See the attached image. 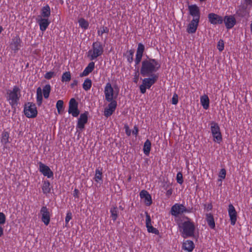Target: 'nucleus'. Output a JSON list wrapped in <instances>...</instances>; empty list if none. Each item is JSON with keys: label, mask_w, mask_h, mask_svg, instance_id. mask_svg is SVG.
Segmentation results:
<instances>
[{"label": "nucleus", "mask_w": 252, "mask_h": 252, "mask_svg": "<svg viewBox=\"0 0 252 252\" xmlns=\"http://www.w3.org/2000/svg\"><path fill=\"white\" fill-rule=\"evenodd\" d=\"M192 209H187L183 204L175 203L171 208L170 213L172 216L177 217L184 213H190Z\"/></svg>", "instance_id": "nucleus-6"}, {"label": "nucleus", "mask_w": 252, "mask_h": 252, "mask_svg": "<svg viewBox=\"0 0 252 252\" xmlns=\"http://www.w3.org/2000/svg\"><path fill=\"white\" fill-rule=\"evenodd\" d=\"M146 226L148 232L156 235L159 234V231L156 228L152 226L151 217L147 212H146Z\"/></svg>", "instance_id": "nucleus-20"}, {"label": "nucleus", "mask_w": 252, "mask_h": 252, "mask_svg": "<svg viewBox=\"0 0 252 252\" xmlns=\"http://www.w3.org/2000/svg\"><path fill=\"white\" fill-rule=\"evenodd\" d=\"M51 90V87L50 84H46L42 90L43 95L45 98H48L49 96Z\"/></svg>", "instance_id": "nucleus-35"}, {"label": "nucleus", "mask_w": 252, "mask_h": 252, "mask_svg": "<svg viewBox=\"0 0 252 252\" xmlns=\"http://www.w3.org/2000/svg\"><path fill=\"white\" fill-rule=\"evenodd\" d=\"M89 112L85 111L84 113L81 114L78 120L76 128L82 130L84 128L85 125L87 123L88 120Z\"/></svg>", "instance_id": "nucleus-13"}, {"label": "nucleus", "mask_w": 252, "mask_h": 252, "mask_svg": "<svg viewBox=\"0 0 252 252\" xmlns=\"http://www.w3.org/2000/svg\"><path fill=\"white\" fill-rule=\"evenodd\" d=\"M3 235V228L0 226V237Z\"/></svg>", "instance_id": "nucleus-59"}, {"label": "nucleus", "mask_w": 252, "mask_h": 252, "mask_svg": "<svg viewBox=\"0 0 252 252\" xmlns=\"http://www.w3.org/2000/svg\"><path fill=\"white\" fill-rule=\"evenodd\" d=\"M223 20L227 30L231 29L236 24V20L234 15H226Z\"/></svg>", "instance_id": "nucleus-17"}, {"label": "nucleus", "mask_w": 252, "mask_h": 252, "mask_svg": "<svg viewBox=\"0 0 252 252\" xmlns=\"http://www.w3.org/2000/svg\"><path fill=\"white\" fill-rule=\"evenodd\" d=\"M39 171L44 176L48 178L53 177L54 174L50 168L41 162L38 163Z\"/></svg>", "instance_id": "nucleus-16"}, {"label": "nucleus", "mask_w": 252, "mask_h": 252, "mask_svg": "<svg viewBox=\"0 0 252 252\" xmlns=\"http://www.w3.org/2000/svg\"><path fill=\"white\" fill-rule=\"evenodd\" d=\"M79 190L78 189H75L74 191H73V196L75 197V198H78L79 197Z\"/></svg>", "instance_id": "nucleus-57"}, {"label": "nucleus", "mask_w": 252, "mask_h": 252, "mask_svg": "<svg viewBox=\"0 0 252 252\" xmlns=\"http://www.w3.org/2000/svg\"><path fill=\"white\" fill-rule=\"evenodd\" d=\"M78 84V81L77 80H74L72 83L71 84L70 86L71 88H73L74 86H77Z\"/></svg>", "instance_id": "nucleus-58"}, {"label": "nucleus", "mask_w": 252, "mask_h": 252, "mask_svg": "<svg viewBox=\"0 0 252 252\" xmlns=\"http://www.w3.org/2000/svg\"><path fill=\"white\" fill-rule=\"evenodd\" d=\"M104 95L105 97V100L107 101H111L117 97V94L114 96V90L112 87V85L110 83L108 82L106 83L105 87H104Z\"/></svg>", "instance_id": "nucleus-10"}, {"label": "nucleus", "mask_w": 252, "mask_h": 252, "mask_svg": "<svg viewBox=\"0 0 252 252\" xmlns=\"http://www.w3.org/2000/svg\"><path fill=\"white\" fill-rule=\"evenodd\" d=\"M130 179H131V177H129L128 178V180H129V181H130Z\"/></svg>", "instance_id": "nucleus-63"}, {"label": "nucleus", "mask_w": 252, "mask_h": 252, "mask_svg": "<svg viewBox=\"0 0 252 252\" xmlns=\"http://www.w3.org/2000/svg\"><path fill=\"white\" fill-rule=\"evenodd\" d=\"M200 103L203 108L207 110L209 108L210 100L207 95H204L200 97Z\"/></svg>", "instance_id": "nucleus-30"}, {"label": "nucleus", "mask_w": 252, "mask_h": 252, "mask_svg": "<svg viewBox=\"0 0 252 252\" xmlns=\"http://www.w3.org/2000/svg\"><path fill=\"white\" fill-rule=\"evenodd\" d=\"M24 112L27 118H35L37 115V110L35 104L33 103L28 102L24 107Z\"/></svg>", "instance_id": "nucleus-8"}, {"label": "nucleus", "mask_w": 252, "mask_h": 252, "mask_svg": "<svg viewBox=\"0 0 252 252\" xmlns=\"http://www.w3.org/2000/svg\"><path fill=\"white\" fill-rule=\"evenodd\" d=\"M111 217L113 221H115L118 218V210L116 207H113L110 209Z\"/></svg>", "instance_id": "nucleus-40"}, {"label": "nucleus", "mask_w": 252, "mask_h": 252, "mask_svg": "<svg viewBox=\"0 0 252 252\" xmlns=\"http://www.w3.org/2000/svg\"><path fill=\"white\" fill-rule=\"evenodd\" d=\"M219 176L220 178L222 179H224L226 177V170L224 168H222L220 169Z\"/></svg>", "instance_id": "nucleus-49"}, {"label": "nucleus", "mask_w": 252, "mask_h": 252, "mask_svg": "<svg viewBox=\"0 0 252 252\" xmlns=\"http://www.w3.org/2000/svg\"><path fill=\"white\" fill-rule=\"evenodd\" d=\"M206 0H199V1H200V2H203V1H206Z\"/></svg>", "instance_id": "nucleus-62"}, {"label": "nucleus", "mask_w": 252, "mask_h": 252, "mask_svg": "<svg viewBox=\"0 0 252 252\" xmlns=\"http://www.w3.org/2000/svg\"><path fill=\"white\" fill-rule=\"evenodd\" d=\"M236 14L238 17L243 18L248 15L249 13L247 12L246 8L241 7L236 11Z\"/></svg>", "instance_id": "nucleus-38"}, {"label": "nucleus", "mask_w": 252, "mask_h": 252, "mask_svg": "<svg viewBox=\"0 0 252 252\" xmlns=\"http://www.w3.org/2000/svg\"><path fill=\"white\" fill-rule=\"evenodd\" d=\"M40 213L41 215V220L45 225H48L50 221L51 214L49 209L46 206H42Z\"/></svg>", "instance_id": "nucleus-12"}, {"label": "nucleus", "mask_w": 252, "mask_h": 252, "mask_svg": "<svg viewBox=\"0 0 252 252\" xmlns=\"http://www.w3.org/2000/svg\"><path fill=\"white\" fill-rule=\"evenodd\" d=\"M199 20L192 19L189 24L187 32L189 33H194L196 32L198 26Z\"/></svg>", "instance_id": "nucleus-24"}, {"label": "nucleus", "mask_w": 252, "mask_h": 252, "mask_svg": "<svg viewBox=\"0 0 252 252\" xmlns=\"http://www.w3.org/2000/svg\"><path fill=\"white\" fill-rule=\"evenodd\" d=\"M108 102L110 103L108 104V107L105 108L104 111V115L107 118L112 115L115 111L117 106V102L115 99Z\"/></svg>", "instance_id": "nucleus-15"}, {"label": "nucleus", "mask_w": 252, "mask_h": 252, "mask_svg": "<svg viewBox=\"0 0 252 252\" xmlns=\"http://www.w3.org/2000/svg\"><path fill=\"white\" fill-rule=\"evenodd\" d=\"M95 63L94 62H90L88 65L86 67L83 71L80 73V77H84L88 75L90 73H91L94 68Z\"/></svg>", "instance_id": "nucleus-25"}, {"label": "nucleus", "mask_w": 252, "mask_h": 252, "mask_svg": "<svg viewBox=\"0 0 252 252\" xmlns=\"http://www.w3.org/2000/svg\"><path fill=\"white\" fill-rule=\"evenodd\" d=\"M250 252H252V247L250 248Z\"/></svg>", "instance_id": "nucleus-61"}, {"label": "nucleus", "mask_w": 252, "mask_h": 252, "mask_svg": "<svg viewBox=\"0 0 252 252\" xmlns=\"http://www.w3.org/2000/svg\"><path fill=\"white\" fill-rule=\"evenodd\" d=\"M210 125L213 140L214 142L220 144L222 139L220 126L217 123L214 121L211 122Z\"/></svg>", "instance_id": "nucleus-7"}, {"label": "nucleus", "mask_w": 252, "mask_h": 252, "mask_svg": "<svg viewBox=\"0 0 252 252\" xmlns=\"http://www.w3.org/2000/svg\"><path fill=\"white\" fill-rule=\"evenodd\" d=\"M36 98L37 104L38 106H40L43 100L42 92L40 87H38L36 90Z\"/></svg>", "instance_id": "nucleus-32"}, {"label": "nucleus", "mask_w": 252, "mask_h": 252, "mask_svg": "<svg viewBox=\"0 0 252 252\" xmlns=\"http://www.w3.org/2000/svg\"><path fill=\"white\" fill-rule=\"evenodd\" d=\"M186 219V220L178 223L179 231L184 238L192 237L194 236L195 230L194 223L188 217Z\"/></svg>", "instance_id": "nucleus-2"}, {"label": "nucleus", "mask_w": 252, "mask_h": 252, "mask_svg": "<svg viewBox=\"0 0 252 252\" xmlns=\"http://www.w3.org/2000/svg\"><path fill=\"white\" fill-rule=\"evenodd\" d=\"M228 213L230 218L231 224L234 225L237 221V214L235 207L232 204H230L228 205Z\"/></svg>", "instance_id": "nucleus-19"}, {"label": "nucleus", "mask_w": 252, "mask_h": 252, "mask_svg": "<svg viewBox=\"0 0 252 252\" xmlns=\"http://www.w3.org/2000/svg\"><path fill=\"white\" fill-rule=\"evenodd\" d=\"M102 173L101 171L99 170L98 169H96L95 174L94 178L95 181L96 182H99L100 181H102Z\"/></svg>", "instance_id": "nucleus-42"}, {"label": "nucleus", "mask_w": 252, "mask_h": 252, "mask_svg": "<svg viewBox=\"0 0 252 252\" xmlns=\"http://www.w3.org/2000/svg\"><path fill=\"white\" fill-rule=\"evenodd\" d=\"M124 128L126 135L129 136L131 135V130L129 129L128 126L127 125H125L124 126Z\"/></svg>", "instance_id": "nucleus-50"}, {"label": "nucleus", "mask_w": 252, "mask_h": 252, "mask_svg": "<svg viewBox=\"0 0 252 252\" xmlns=\"http://www.w3.org/2000/svg\"><path fill=\"white\" fill-rule=\"evenodd\" d=\"M134 50L130 49L126 52L124 56L126 58L127 62L129 63H131L133 61Z\"/></svg>", "instance_id": "nucleus-34"}, {"label": "nucleus", "mask_w": 252, "mask_h": 252, "mask_svg": "<svg viewBox=\"0 0 252 252\" xmlns=\"http://www.w3.org/2000/svg\"><path fill=\"white\" fill-rule=\"evenodd\" d=\"M217 49L220 52H221L223 50V49H224V42L222 40L220 39L218 42Z\"/></svg>", "instance_id": "nucleus-46"}, {"label": "nucleus", "mask_w": 252, "mask_h": 252, "mask_svg": "<svg viewBox=\"0 0 252 252\" xmlns=\"http://www.w3.org/2000/svg\"><path fill=\"white\" fill-rule=\"evenodd\" d=\"M92 86V80L90 78H86L85 80L84 83H83L82 87L83 89L86 91H88L90 90Z\"/></svg>", "instance_id": "nucleus-37"}, {"label": "nucleus", "mask_w": 252, "mask_h": 252, "mask_svg": "<svg viewBox=\"0 0 252 252\" xmlns=\"http://www.w3.org/2000/svg\"><path fill=\"white\" fill-rule=\"evenodd\" d=\"M144 51V45L142 43H139L137 45L135 59L134 61L135 65L139 64L141 62Z\"/></svg>", "instance_id": "nucleus-14"}, {"label": "nucleus", "mask_w": 252, "mask_h": 252, "mask_svg": "<svg viewBox=\"0 0 252 252\" xmlns=\"http://www.w3.org/2000/svg\"><path fill=\"white\" fill-rule=\"evenodd\" d=\"M244 1L246 6L252 7V0H244Z\"/></svg>", "instance_id": "nucleus-56"}, {"label": "nucleus", "mask_w": 252, "mask_h": 252, "mask_svg": "<svg viewBox=\"0 0 252 252\" xmlns=\"http://www.w3.org/2000/svg\"><path fill=\"white\" fill-rule=\"evenodd\" d=\"M209 22L213 25L221 24L223 23V18L217 14L211 13L208 16Z\"/></svg>", "instance_id": "nucleus-21"}, {"label": "nucleus", "mask_w": 252, "mask_h": 252, "mask_svg": "<svg viewBox=\"0 0 252 252\" xmlns=\"http://www.w3.org/2000/svg\"><path fill=\"white\" fill-rule=\"evenodd\" d=\"M182 247L185 251L191 252L193 250L195 246L192 241L188 240L183 242Z\"/></svg>", "instance_id": "nucleus-26"}, {"label": "nucleus", "mask_w": 252, "mask_h": 252, "mask_svg": "<svg viewBox=\"0 0 252 252\" xmlns=\"http://www.w3.org/2000/svg\"><path fill=\"white\" fill-rule=\"evenodd\" d=\"M160 67V64L157 60L148 58L141 62L140 73L144 77L156 75L155 73L158 70Z\"/></svg>", "instance_id": "nucleus-1"}, {"label": "nucleus", "mask_w": 252, "mask_h": 252, "mask_svg": "<svg viewBox=\"0 0 252 252\" xmlns=\"http://www.w3.org/2000/svg\"><path fill=\"white\" fill-rule=\"evenodd\" d=\"M78 24L79 27L84 30L88 29L89 26V22L83 18L78 20Z\"/></svg>", "instance_id": "nucleus-36"}, {"label": "nucleus", "mask_w": 252, "mask_h": 252, "mask_svg": "<svg viewBox=\"0 0 252 252\" xmlns=\"http://www.w3.org/2000/svg\"><path fill=\"white\" fill-rule=\"evenodd\" d=\"M141 199H144L145 205L147 206H150L152 204V199L151 195L146 190H142L139 193Z\"/></svg>", "instance_id": "nucleus-22"}, {"label": "nucleus", "mask_w": 252, "mask_h": 252, "mask_svg": "<svg viewBox=\"0 0 252 252\" xmlns=\"http://www.w3.org/2000/svg\"><path fill=\"white\" fill-rule=\"evenodd\" d=\"M204 209L207 211H211L213 209V205L211 203L209 204H204L203 205Z\"/></svg>", "instance_id": "nucleus-51"}, {"label": "nucleus", "mask_w": 252, "mask_h": 252, "mask_svg": "<svg viewBox=\"0 0 252 252\" xmlns=\"http://www.w3.org/2000/svg\"><path fill=\"white\" fill-rule=\"evenodd\" d=\"M37 22L39 26L40 30L42 32L46 31L51 23L48 18L42 17H38Z\"/></svg>", "instance_id": "nucleus-23"}, {"label": "nucleus", "mask_w": 252, "mask_h": 252, "mask_svg": "<svg viewBox=\"0 0 252 252\" xmlns=\"http://www.w3.org/2000/svg\"><path fill=\"white\" fill-rule=\"evenodd\" d=\"M21 90L17 86H14L11 90L6 92L5 97L12 108H15L18 104L21 97Z\"/></svg>", "instance_id": "nucleus-3"}, {"label": "nucleus", "mask_w": 252, "mask_h": 252, "mask_svg": "<svg viewBox=\"0 0 252 252\" xmlns=\"http://www.w3.org/2000/svg\"><path fill=\"white\" fill-rule=\"evenodd\" d=\"M189 14L193 17L192 19L200 20V12L199 8L196 4L189 5L188 6Z\"/></svg>", "instance_id": "nucleus-18"}, {"label": "nucleus", "mask_w": 252, "mask_h": 252, "mask_svg": "<svg viewBox=\"0 0 252 252\" xmlns=\"http://www.w3.org/2000/svg\"><path fill=\"white\" fill-rule=\"evenodd\" d=\"M178 102V96L177 94H175L173 95L172 98V103L174 105H176Z\"/></svg>", "instance_id": "nucleus-52"}, {"label": "nucleus", "mask_w": 252, "mask_h": 252, "mask_svg": "<svg viewBox=\"0 0 252 252\" xmlns=\"http://www.w3.org/2000/svg\"><path fill=\"white\" fill-rule=\"evenodd\" d=\"M176 180L177 182L180 185H182L183 183L184 180L183 178V174L181 172H179L177 174Z\"/></svg>", "instance_id": "nucleus-44"}, {"label": "nucleus", "mask_w": 252, "mask_h": 252, "mask_svg": "<svg viewBox=\"0 0 252 252\" xmlns=\"http://www.w3.org/2000/svg\"><path fill=\"white\" fill-rule=\"evenodd\" d=\"M2 31H3L2 27L1 26H0V33L2 32Z\"/></svg>", "instance_id": "nucleus-60"}, {"label": "nucleus", "mask_w": 252, "mask_h": 252, "mask_svg": "<svg viewBox=\"0 0 252 252\" xmlns=\"http://www.w3.org/2000/svg\"><path fill=\"white\" fill-rule=\"evenodd\" d=\"M6 221V216L2 212H0V225L4 224Z\"/></svg>", "instance_id": "nucleus-47"}, {"label": "nucleus", "mask_w": 252, "mask_h": 252, "mask_svg": "<svg viewBox=\"0 0 252 252\" xmlns=\"http://www.w3.org/2000/svg\"><path fill=\"white\" fill-rule=\"evenodd\" d=\"M79 113L78 108V103L75 98H71L69 102L68 113L71 114L74 117H77Z\"/></svg>", "instance_id": "nucleus-11"}, {"label": "nucleus", "mask_w": 252, "mask_h": 252, "mask_svg": "<svg viewBox=\"0 0 252 252\" xmlns=\"http://www.w3.org/2000/svg\"><path fill=\"white\" fill-rule=\"evenodd\" d=\"M139 129L137 126H134L132 130V134L136 136L138 134Z\"/></svg>", "instance_id": "nucleus-54"}, {"label": "nucleus", "mask_w": 252, "mask_h": 252, "mask_svg": "<svg viewBox=\"0 0 252 252\" xmlns=\"http://www.w3.org/2000/svg\"><path fill=\"white\" fill-rule=\"evenodd\" d=\"M52 187L51 186L50 183L48 180H45L42 182V190L43 193L47 195L51 192Z\"/></svg>", "instance_id": "nucleus-27"}, {"label": "nucleus", "mask_w": 252, "mask_h": 252, "mask_svg": "<svg viewBox=\"0 0 252 252\" xmlns=\"http://www.w3.org/2000/svg\"><path fill=\"white\" fill-rule=\"evenodd\" d=\"M51 15V9L49 5L46 4L42 7L41 10V16L39 17L48 18Z\"/></svg>", "instance_id": "nucleus-28"}, {"label": "nucleus", "mask_w": 252, "mask_h": 252, "mask_svg": "<svg viewBox=\"0 0 252 252\" xmlns=\"http://www.w3.org/2000/svg\"><path fill=\"white\" fill-rule=\"evenodd\" d=\"M206 219L209 226L212 228H215V222L213 215L211 213H207L206 214Z\"/></svg>", "instance_id": "nucleus-29"}, {"label": "nucleus", "mask_w": 252, "mask_h": 252, "mask_svg": "<svg viewBox=\"0 0 252 252\" xmlns=\"http://www.w3.org/2000/svg\"><path fill=\"white\" fill-rule=\"evenodd\" d=\"M71 73L69 71L63 72L62 76V81L63 82H68L71 80Z\"/></svg>", "instance_id": "nucleus-39"}, {"label": "nucleus", "mask_w": 252, "mask_h": 252, "mask_svg": "<svg viewBox=\"0 0 252 252\" xmlns=\"http://www.w3.org/2000/svg\"><path fill=\"white\" fill-rule=\"evenodd\" d=\"M109 30L107 27L102 26L100 28V30H97V33L98 35L102 36L104 33H108Z\"/></svg>", "instance_id": "nucleus-43"}, {"label": "nucleus", "mask_w": 252, "mask_h": 252, "mask_svg": "<svg viewBox=\"0 0 252 252\" xmlns=\"http://www.w3.org/2000/svg\"><path fill=\"white\" fill-rule=\"evenodd\" d=\"M72 219V213L70 211H68L66 213V215L65 218V222L66 225L70 221V220Z\"/></svg>", "instance_id": "nucleus-48"}, {"label": "nucleus", "mask_w": 252, "mask_h": 252, "mask_svg": "<svg viewBox=\"0 0 252 252\" xmlns=\"http://www.w3.org/2000/svg\"><path fill=\"white\" fill-rule=\"evenodd\" d=\"M151 149V143L149 139H147L144 144L143 152L146 156H149Z\"/></svg>", "instance_id": "nucleus-33"}, {"label": "nucleus", "mask_w": 252, "mask_h": 252, "mask_svg": "<svg viewBox=\"0 0 252 252\" xmlns=\"http://www.w3.org/2000/svg\"><path fill=\"white\" fill-rule=\"evenodd\" d=\"M22 46V41L19 35H17L11 38L10 48L14 53H17Z\"/></svg>", "instance_id": "nucleus-9"}, {"label": "nucleus", "mask_w": 252, "mask_h": 252, "mask_svg": "<svg viewBox=\"0 0 252 252\" xmlns=\"http://www.w3.org/2000/svg\"><path fill=\"white\" fill-rule=\"evenodd\" d=\"M104 52V46L100 41H96L93 43L92 49L87 53L88 57L91 61L96 60L101 56Z\"/></svg>", "instance_id": "nucleus-4"}, {"label": "nucleus", "mask_w": 252, "mask_h": 252, "mask_svg": "<svg viewBox=\"0 0 252 252\" xmlns=\"http://www.w3.org/2000/svg\"><path fill=\"white\" fill-rule=\"evenodd\" d=\"M150 77L145 78L142 80V84L139 86L140 93L144 94L146 92V89L150 88L157 82L158 78V75H149Z\"/></svg>", "instance_id": "nucleus-5"}, {"label": "nucleus", "mask_w": 252, "mask_h": 252, "mask_svg": "<svg viewBox=\"0 0 252 252\" xmlns=\"http://www.w3.org/2000/svg\"><path fill=\"white\" fill-rule=\"evenodd\" d=\"M56 108L59 114H61L63 110V101L62 100H59L56 103Z\"/></svg>", "instance_id": "nucleus-41"}, {"label": "nucleus", "mask_w": 252, "mask_h": 252, "mask_svg": "<svg viewBox=\"0 0 252 252\" xmlns=\"http://www.w3.org/2000/svg\"><path fill=\"white\" fill-rule=\"evenodd\" d=\"M139 74L138 71H136L135 72L134 75V78H133V82L135 83H137L138 82V81L139 80Z\"/></svg>", "instance_id": "nucleus-53"}, {"label": "nucleus", "mask_w": 252, "mask_h": 252, "mask_svg": "<svg viewBox=\"0 0 252 252\" xmlns=\"http://www.w3.org/2000/svg\"><path fill=\"white\" fill-rule=\"evenodd\" d=\"M56 75V73L53 71H49L46 72L44 75V78L49 80Z\"/></svg>", "instance_id": "nucleus-45"}, {"label": "nucleus", "mask_w": 252, "mask_h": 252, "mask_svg": "<svg viewBox=\"0 0 252 252\" xmlns=\"http://www.w3.org/2000/svg\"><path fill=\"white\" fill-rule=\"evenodd\" d=\"M9 132L4 130L2 131L1 135L0 142L2 144L6 145L9 143L10 142L9 141Z\"/></svg>", "instance_id": "nucleus-31"}, {"label": "nucleus", "mask_w": 252, "mask_h": 252, "mask_svg": "<svg viewBox=\"0 0 252 252\" xmlns=\"http://www.w3.org/2000/svg\"><path fill=\"white\" fill-rule=\"evenodd\" d=\"M172 193L173 189L170 188L166 191L165 194L167 197H169L172 194Z\"/></svg>", "instance_id": "nucleus-55"}]
</instances>
